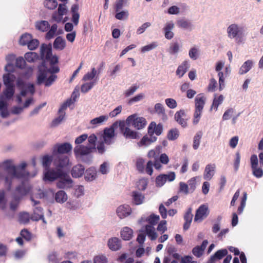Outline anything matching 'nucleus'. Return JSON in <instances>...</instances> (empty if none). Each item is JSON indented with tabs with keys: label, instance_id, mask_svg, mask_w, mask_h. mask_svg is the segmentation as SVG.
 <instances>
[{
	"label": "nucleus",
	"instance_id": "18",
	"mask_svg": "<svg viewBox=\"0 0 263 263\" xmlns=\"http://www.w3.org/2000/svg\"><path fill=\"white\" fill-rule=\"evenodd\" d=\"M157 139L156 136L153 135H145L144 136L140 141L138 143L139 146H148L152 143L155 142Z\"/></svg>",
	"mask_w": 263,
	"mask_h": 263
},
{
	"label": "nucleus",
	"instance_id": "10",
	"mask_svg": "<svg viewBox=\"0 0 263 263\" xmlns=\"http://www.w3.org/2000/svg\"><path fill=\"white\" fill-rule=\"evenodd\" d=\"M118 122H115L109 128H105L104 129L103 139L104 142L107 144H110L112 143L111 139L115 136V128L117 127Z\"/></svg>",
	"mask_w": 263,
	"mask_h": 263
},
{
	"label": "nucleus",
	"instance_id": "5",
	"mask_svg": "<svg viewBox=\"0 0 263 263\" xmlns=\"http://www.w3.org/2000/svg\"><path fill=\"white\" fill-rule=\"evenodd\" d=\"M250 162L253 175L256 178H261L263 176V170L262 167H258V160L256 155L251 156Z\"/></svg>",
	"mask_w": 263,
	"mask_h": 263
},
{
	"label": "nucleus",
	"instance_id": "37",
	"mask_svg": "<svg viewBox=\"0 0 263 263\" xmlns=\"http://www.w3.org/2000/svg\"><path fill=\"white\" fill-rule=\"evenodd\" d=\"M133 231L132 229L128 227H125L121 232V236L123 239L129 240L133 237Z\"/></svg>",
	"mask_w": 263,
	"mask_h": 263
},
{
	"label": "nucleus",
	"instance_id": "24",
	"mask_svg": "<svg viewBox=\"0 0 263 263\" xmlns=\"http://www.w3.org/2000/svg\"><path fill=\"white\" fill-rule=\"evenodd\" d=\"M132 202L135 205L143 203L145 197L143 194L138 191H133L132 193Z\"/></svg>",
	"mask_w": 263,
	"mask_h": 263
},
{
	"label": "nucleus",
	"instance_id": "25",
	"mask_svg": "<svg viewBox=\"0 0 263 263\" xmlns=\"http://www.w3.org/2000/svg\"><path fill=\"white\" fill-rule=\"evenodd\" d=\"M206 98L203 93L198 94L195 99V109L202 110L205 104Z\"/></svg>",
	"mask_w": 263,
	"mask_h": 263
},
{
	"label": "nucleus",
	"instance_id": "3",
	"mask_svg": "<svg viewBox=\"0 0 263 263\" xmlns=\"http://www.w3.org/2000/svg\"><path fill=\"white\" fill-rule=\"evenodd\" d=\"M126 122L124 121H120L119 123V126L120 127L121 133L123 135L124 137L126 139H136L138 138L139 136L137 132L130 129L129 127H126Z\"/></svg>",
	"mask_w": 263,
	"mask_h": 263
},
{
	"label": "nucleus",
	"instance_id": "51",
	"mask_svg": "<svg viewBox=\"0 0 263 263\" xmlns=\"http://www.w3.org/2000/svg\"><path fill=\"white\" fill-rule=\"evenodd\" d=\"M115 12H116L115 17L119 20H126L128 18L129 15L128 11L127 10Z\"/></svg>",
	"mask_w": 263,
	"mask_h": 263
},
{
	"label": "nucleus",
	"instance_id": "13",
	"mask_svg": "<svg viewBox=\"0 0 263 263\" xmlns=\"http://www.w3.org/2000/svg\"><path fill=\"white\" fill-rule=\"evenodd\" d=\"M228 36L232 38L241 36L242 34V31L238 26L235 24L230 25L227 29Z\"/></svg>",
	"mask_w": 263,
	"mask_h": 263
},
{
	"label": "nucleus",
	"instance_id": "52",
	"mask_svg": "<svg viewBox=\"0 0 263 263\" xmlns=\"http://www.w3.org/2000/svg\"><path fill=\"white\" fill-rule=\"evenodd\" d=\"M202 133L201 132H198L194 137L193 147L194 149H197L200 144Z\"/></svg>",
	"mask_w": 263,
	"mask_h": 263
},
{
	"label": "nucleus",
	"instance_id": "9",
	"mask_svg": "<svg viewBox=\"0 0 263 263\" xmlns=\"http://www.w3.org/2000/svg\"><path fill=\"white\" fill-rule=\"evenodd\" d=\"M59 179L60 180L57 183L58 188L65 189L70 187L72 186V180L66 172H64Z\"/></svg>",
	"mask_w": 263,
	"mask_h": 263
},
{
	"label": "nucleus",
	"instance_id": "43",
	"mask_svg": "<svg viewBox=\"0 0 263 263\" xmlns=\"http://www.w3.org/2000/svg\"><path fill=\"white\" fill-rule=\"evenodd\" d=\"M32 38V36L31 34L27 33H24L21 36L20 44L23 46L27 45Z\"/></svg>",
	"mask_w": 263,
	"mask_h": 263
},
{
	"label": "nucleus",
	"instance_id": "58",
	"mask_svg": "<svg viewBox=\"0 0 263 263\" xmlns=\"http://www.w3.org/2000/svg\"><path fill=\"white\" fill-rule=\"evenodd\" d=\"M72 104H73V101L71 99H67L61 105L60 108L59 109V113H65L64 110H65L67 108V107H69Z\"/></svg>",
	"mask_w": 263,
	"mask_h": 263
},
{
	"label": "nucleus",
	"instance_id": "60",
	"mask_svg": "<svg viewBox=\"0 0 263 263\" xmlns=\"http://www.w3.org/2000/svg\"><path fill=\"white\" fill-rule=\"evenodd\" d=\"M127 0H116L114 5V10L115 11H120L123 6L127 3Z\"/></svg>",
	"mask_w": 263,
	"mask_h": 263
},
{
	"label": "nucleus",
	"instance_id": "2",
	"mask_svg": "<svg viewBox=\"0 0 263 263\" xmlns=\"http://www.w3.org/2000/svg\"><path fill=\"white\" fill-rule=\"evenodd\" d=\"M126 123L128 125H132L134 128L139 130L145 127L146 121L143 117H137L136 115H132L127 117Z\"/></svg>",
	"mask_w": 263,
	"mask_h": 263
},
{
	"label": "nucleus",
	"instance_id": "53",
	"mask_svg": "<svg viewBox=\"0 0 263 263\" xmlns=\"http://www.w3.org/2000/svg\"><path fill=\"white\" fill-rule=\"evenodd\" d=\"M108 119V116L107 115H102L99 117L92 119L90 123L92 125L99 124L103 122L106 121Z\"/></svg>",
	"mask_w": 263,
	"mask_h": 263
},
{
	"label": "nucleus",
	"instance_id": "33",
	"mask_svg": "<svg viewBox=\"0 0 263 263\" xmlns=\"http://www.w3.org/2000/svg\"><path fill=\"white\" fill-rule=\"evenodd\" d=\"M174 25L173 22L167 23L164 28L165 37L167 39L171 40L174 36V33L171 30L173 29Z\"/></svg>",
	"mask_w": 263,
	"mask_h": 263
},
{
	"label": "nucleus",
	"instance_id": "20",
	"mask_svg": "<svg viewBox=\"0 0 263 263\" xmlns=\"http://www.w3.org/2000/svg\"><path fill=\"white\" fill-rule=\"evenodd\" d=\"M224 64L221 62H218L216 66L215 70L218 71V76L219 77V89L221 90L224 87V79L223 78V73L220 71L223 67Z\"/></svg>",
	"mask_w": 263,
	"mask_h": 263
},
{
	"label": "nucleus",
	"instance_id": "46",
	"mask_svg": "<svg viewBox=\"0 0 263 263\" xmlns=\"http://www.w3.org/2000/svg\"><path fill=\"white\" fill-rule=\"evenodd\" d=\"M58 2L56 0H45L44 5L49 10H54L58 6Z\"/></svg>",
	"mask_w": 263,
	"mask_h": 263
},
{
	"label": "nucleus",
	"instance_id": "40",
	"mask_svg": "<svg viewBox=\"0 0 263 263\" xmlns=\"http://www.w3.org/2000/svg\"><path fill=\"white\" fill-rule=\"evenodd\" d=\"M179 136V132L176 128L171 129L167 133V138L169 140L173 141Z\"/></svg>",
	"mask_w": 263,
	"mask_h": 263
},
{
	"label": "nucleus",
	"instance_id": "22",
	"mask_svg": "<svg viewBox=\"0 0 263 263\" xmlns=\"http://www.w3.org/2000/svg\"><path fill=\"white\" fill-rule=\"evenodd\" d=\"M31 219L34 221H38L42 219L43 222L46 223V221L45 220L44 218V213L43 209L40 206H36L33 210V213L32 214Z\"/></svg>",
	"mask_w": 263,
	"mask_h": 263
},
{
	"label": "nucleus",
	"instance_id": "26",
	"mask_svg": "<svg viewBox=\"0 0 263 263\" xmlns=\"http://www.w3.org/2000/svg\"><path fill=\"white\" fill-rule=\"evenodd\" d=\"M192 209L191 208H189L184 215L185 222L183 224V230L184 231L187 230L191 226L193 217V215L192 214Z\"/></svg>",
	"mask_w": 263,
	"mask_h": 263
},
{
	"label": "nucleus",
	"instance_id": "21",
	"mask_svg": "<svg viewBox=\"0 0 263 263\" xmlns=\"http://www.w3.org/2000/svg\"><path fill=\"white\" fill-rule=\"evenodd\" d=\"M49 70L44 66L39 67V73L37 77V84L41 85L46 80Z\"/></svg>",
	"mask_w": 263,
	"mask_h": 263
},
{
	"label": "nucleus",
	"instance_id": "36",
	"mask_svg": "<svg viewBox=\"0 0 263 263\" xmlns=\"http://www.w3.org/2000/svg\"><path fill=\"white\" fill-rule=\"evenodd\" d=\"M145 231L146 234L152 240H154L157 239L158 235L153 226L146 225L145 227Z\"/></svg>",
	"mask_w": 263,
	"mask_h": 263
},
{
	"label": "nucleus",
	"instance_id": "63",
	"mask_svg": "<svg viewBox=\"0 0 263 263\" xmlns=\"http://www.w3.org/2000/svg\"><path fill=\"white\" fill-rule=\"evenodd\" d=\"M95 85L94 82H90L83 84L81 87V90L83 93H86L90 90Z\"/></svg>",
	"mask_w": 263,
	"mask_h": 263
},
{
	"label": "nucleus",
	"instance_id": "47",
	"mask_svg": "<svg viewBox=\"0 0 263 263\" xmlns=\"http://www.w3.org/2000/svg\"><path fill=\"white\" fill-rule=\"evenodd\" d=\"M177 25L179 27L183 29H191L192 27L191 23L184 19H181L177 21Z\"/></svg>",
	"mask_w": 263,
	"mask_h": 263
},
{
	"label": "nucleus",
	"instance_id": "38",
	"mask_svg": "<svg viewBox=\"0 0 263 263\" xmlns=\"http://www.w3.org/2000/svg\"><path fill=\"white\" fill-rule=\"evenodd\" d=\"M253 65V62L251 60H247L246 61L243 65L241 66L239 70V73L240 74H243L248 72Z\"/></svg>",
	"mask_w": 263,
	"mask_h": 263
},
{
	"label": "nucleus",
	"instance_id": "35",
	"mask_svg": "<svg viewBox=\"0 0 263 263\" xmlns=\"http://www.w3.org/2000/svg\"><path fill=\"white\" fill-rule=\"evenodd\" d=\"M161 146L160 145L157 146L154 149L150 150L147 155L149 159H154V160H158L159 155L161 153Z\"/></svg>",
	"mask_w": 263,
	"mask_h": 263
},
{
	"label": "nucleus",
	"instance_id": "12",
	"mask_svg": "<svg viewBox=\"0 0 263 263\" xmlns=\"http://www.w3.org/2000/svg\"><path fill=\"white\" fill-rule=\"evenodd\" d=\"M95 147H90L83 145H77L74 148V153L76 157L82 156L89 154L92 149H95Z\"/></svg>",
	"mask_w": 263,
	"mask_h": 263
},
{
	"label": "nucleus",
	"instance_id": "54",
	"mask_svg": "<svg viewBox=\"0 0 263 263\" xmlns=\"http://www.w3.org/2000/svg\"><path fill=\"white\" fill-rule=\"evenodd\" d=\"M224 99V97L222 95L219 96L217 98H214L213 101L212 108H214V109L216 111L218 109V106L221 104Z\"/></svg>",
	"mask_w": 263,
	"mask_h": 263
},
{
	"label": "nucleus",
	"instance_id": "4",
	"mask_svg": "<svg viewBox=\"0 0 263 263\" xmlns=\"http://www.w3.org/2000/svg\"><path fill=\"white\" fill-rule=\"evenodd\" d=\"M17 86L21 90L20 95L25 97L28 92L33 95L35 92V88L33 84H25L22 80H19L17 81Z\"/></svg>",
	"mask_w": 263,
	"mask_h": 263
},
{
	"label": "nucleus",
	"instance_id": "57",
	"mask_svg": "<svg viewBox=\"0 0 263 263\" xmlns=\"http://www.w3.org/2000/svg\"><path fill=\"white\" fill-rule=\"evenodd\" d=\"M160 219L159 215L152 214L147 219V221L151 224L150 226L156 225Z\"/></svg>",
	"mask_w": 263,
	"mask_h": 263
},
{
	"label": "nucleus",
	"instance_id": "32",
	"mask_svg": "<svg viewBox=\"0 0 263 263\" xmlns=\"http://www.w3.org/2000/svg\"><path fill=\"white\" fill-rule=\"evenodd\" d=\"M97 177V171L95 167H91L86 170L85 179L88 181H91Z\"/></svg>",
	"mask_w": 263,
	"mask_h": 263
},
{
	"label": "nucleus",
	"instance_id": "34",
	"mask_svg": "<svg viewBox=\"0 0 263 263\" xmlns=\"http://www.w3.org/2000/svg\"><path fill=\"white\" fill-rule=\"evenodd\" d=\"M66 46V42L61 36L57 37L53 42V47L54 49L62 50Z\"/></svg>",
	"mask_w": 263,
	"mask_h": 263
},
{
	"label": "nucleus",
	"instance_id": "42",
	"mask_svg": "<svg viewBox=\"0 0 263 263\" xmlns=\"http://www.w3.org/2000/svg\"><path fill=\"white\" fill-rule=\"evenodd\" d=\"M58 25L56 24L52 25L50 29L47 32L45 37L47 40H50L54 37L56 35L57 31Z\"/></svg>",
	"mask_w": 263,
	"mask_h": 263
},
{
	"label": "nucleus",
	"instance_id": "39",
	"mask_svg": "<svg viewBox=\"0 0 263 263\" xmlns=\"http://www.w3.org/2000/svg\"><path fill=\"white\" fill-rule=\"evenodd\" d=\"M188 68V63L186 61L183 62L179 65L176 70V74L180 78L186 72Z\"/></svg>",
	"mask_w": 263,
	"mask_h": 263
},
{
	"label": "nucleus",
	"instance_id": "23",
	"mask_svg": "<svg viewBox=\"0 0 263 263\" xmlns=\"http://www.w3.org/2000/svg\"><path fill=\"white\" fill-rule=\"evenodd\" d=\"M215 164H209L205 166L203 174L204 179L210 180L212 179L215 173Z\"/></svg>",
	"mask_w": 263,
	"mask_h": 263
},
{
	"label": "nucleus",
	"instance_id": "49",
	"mask_svg": "<svg viewBox=\"0 0 263 263\" xmlns=\"http://www.w3.org/2000/svg\"><path fill=\"white\" fill-rule=\"evenodd\" d=\"M247 199V194L246 192H243V196L241 198L240 204L237 209V213L238 214H240L242 213L243 209L246 206Z\"/></svg>",
	"mask_w": 263,
	"mask_h": 263
},
{
	"label": "nucleus",
	"instance_id": "61",
	"mask_svg": "<svg viewBox=\"0 0 263 263\" xmlns=\"http://www.w3.org/2000/svg\"><path fill=\"white\" fill-rule=\"evenodd\" d=\"M40 42L37 39H32L30 41L29 43L27 45L28 48L30 50L36 49L39 46Z\"/></svg>",
	"mask_w": 263,
	"mask_h": 263
},
{
	"label": "nucleus",
	"instance_id": "59",
	"mask_svg": "<svg viewBox=\"0 0 263 263\" xmlns=\"http://www.w3.org/2000/svg\"><path fill=\"white\" fill-rule=\"evenodd\" d=\"M165 174H161L156 178V184L157 186H162L166 181Z\"/></svg>",
	"mask_w": 263,
	"mask_h": 263
},
{
	"label": "nucleus",
	"instance_id": "48",
	"mask_svg": "<svg viewBox=\"0 0 263 263\" xmlns=\"http://www.w3.org/2000/svg\"><path fill=\"white\" fill-rule=\"evenodd\" d=\"M31 217L29 213L27 212L20 213L18 215V221L21 223H28Z\"/></svg>",
	"mask_w": 263,
	"mask_h": 263
},
{
	"label": "nucleus",
	"instance_id": "6",
	"mask_svg": "<svg viewBox=\"0 0 263 263\" xmlns=\"http://www.w3.org/2000/svg\"><path fill=\"white\" fill-rule=\"evenodd\" d=\"M72 149V146L69 143L56 144L54 145L52 151V155H65L68 153Z\"/></svg>",
	"mask_w": 263,
	"mask_h": 263
},
{
	"label": "nucleus",
	"instance_id": "29",
	"mask_svg": "<svg viewBox=\"0 0 263 263\" xmlns=\"http://www.w3.org/2000/svg\"><path fill=\"white\" fill-rule=\"evenodd\" d=\"M40 54L42 58H45L47 60L51 58V49L46 44H42L40 48Z\"/></svg>",
	"mask_w": 263,
	"mask_h": 263
},
{
	"label": "nucleus",
	"instance_id": "30",
	"mask_svg": "<svg viewBox=\"0 0 263 263\" xmlns=\"http://www.w3.org/2000/svg\"><path fill=\"white\" fill-rule=\"evenodd\" d=\"M79 6L77 4L73 5L71 8L72 13L71 21L75 26L78 25L79 21L80 14L78 12Z\"/></svg>",
	"mask_w": 263,
	"mask_h": 263
},
{
	"label": "nucleus",
	"instance_id": "11",
	"mask_svg": "<svg viewBox=\"0 0 263 263\" xmlns=\"http://www.w3.org/2000/svg\"><path fill=\"white\" fill-rule=\"evenodd\" d=\"M209 215V209L207 205L202 204L196 210L194 221H201Z\"/></svg>",
	"mask_w": 263,
	"mask_h": 263
},
{
	"label": "nucleus",
	"instance_id": "1",
	"mask_svg": "<svg viewBox=\"0 0 263 263\" xmlns=\"http://www.w3.org/2000/svg\"><path fill=\"white\" fill-rule=\"evenodd\" d=\"M26 166V162H22L18 167H16L11 165L9 161H6L0 165V177L3 171L7 172L9 175L6 176L5 179V186L7 190L10 191L11 190L12 180L14 177L25 179L29 177V173L26 172L25 170Z\"/></svg>",
	"mask_w": 263,
	"mask_h": 263
},
{
	"label": "nucleus",
	"instance_id": "14",
	"mask_svg": "<svg viewBox=\"0 0 263 263\" xmlns=\"http://www.w3.org/2000/svg\"><path fill=\"white\" fill-rule=\"evenodd\" d=\"M163 130L162 124H157L155 122H152L148 127V134L154 136L155 133L157 136H160L162 133Z\"/></svg>",
	"mask_w": 263,
	"mask_h": 263
},
{
	"label": "nucleus",
	"instance_id": "28",
	"mask_svg": "<svg viewBox=\"0 0 263 263\" xmlns=\"http://www.w3.org/2000/svg\"><path fill=\"white\" fill-rule=\"evenodd\" d=\"M108 246L112 251L119 250L121 247V241L117 237H113L108 241Z\"/></svg>",
	"mask_w": 263,
	"mask_h": 263
},
{
	"label": "nucleus",
	"instance_id": "56",
	"mask_svg": "<svg viewBox=\"0 0 263 263\" xmlns=\"http://www.w3.org/2000/svg\"><path fill=\"white\" fill-rule=\"evenodd\" d=\"M53 158L51 156L48 155H45L42 158V164L45 167V170L49 168V166L51 164Z\"/></svg>",
	"mask_w": 263,
	"mask_h": 263
},
{
	"label": "nucleus",
	"instance_id": "27",
	"mask_svg": "<svg viewBox=\"0 0 263 263\" xmlns=\"http://www.w3.org/2000/svg\"><path fill=\"white\" fill-rule=\"evenodd\" d=\"M85 167L81 164L74 166L71 171V175L74 178H79L84 174Z\"/></svg>",
	"mask_w": 263,
	"mask_h": 263
},
{
	"label": "nucleus",
	"instance_id": "7",
	"mask_svg": "<svg viewBox=\"0 0 263 263\" xmlns=\"http://www.w3.org/2000/svg\"><path fill=\"white\" fill-rule=\"evenodd\" d=\"M64 172L62 170L55 167V169H47L44 173V180L53 181L59 179Z\"/></svg>",
	"mask_w": 263,
	"mask_h": 263
},
{
	"label": "nucleus",
	"instance_id": "16",
	"mask_svg": "<svg viewBox=\"0 0 263 263\" xmlns=\"http://www.w3.org/2000/svg\"><path fill=\"white\" fill-rule=\"evenodd\" d=\"M116 213L120 218L122 219L129 216L131 214L132 209L128 205L123 204L117 208Z\"/></svg>",
	"mask_w": 263,
	"mask_h": 263
},
{
	"label": "nucleus",
	"instance_id": "64",
	"mask_svg": "<svg viewBox=\"0 0 263 263\" xmlns=\"http://www.w3.org/2000/svg\"><path fill=\"white\" fill-rule=\"evenodd\" d=\"M107 257L103 255H99L93 258V263H107Z\"/></svg>",
	"mask_w": 263,
	"mask_h": 263
},
{
	"label": "nucleus",
	"instance_id": "17",
	"mask_svg": "<svg viewBox=\"0 0 263 263\" xmlns=\"http://www.w3.org/2000/svg\"><path fill=\"white\" fill-rule=\"evenodd\" d=\"M186 117L185 111L181 109L177 111L174 116L175 121L182 127H185L187 126L186 120L184 119Z\"/></svg>",
	"mask_w": 263,
	"mask_h": 263
},
{
	"label": "nucleus",
	"instance_id": "15",
	"mask_svg": "<svg viewBox=\"0 0 263 263\" xmlns=\"http://www.w3.org/2000/svg\"><path fill=\"white\" fill-rule=\"evenodd\" d=\"M228 254L226 249H222L217 251L212 255L207 263H215L217 261L221 260Z\"/></svg>",
	"mask_w": 263,
	"mask_h": 263
},
{
	"label": "nucleus",
	"instance_id": "41",
	"mask_svg": "<svg viewBox=\"0 0 263 263\" xmlns=\"http://www.w3.org/2000/svg\"><path fill=\"white\" fill-rule=\"evenodd\" d=\"M55 199L58 202L63 203L67 200V196L64 191L61 190L56 193Z\"/></svg>",
	"mask_w": 263,
	"mask_h": 263
},
{
	"label": "nucleus",
	"instance_id": "44",
	"mask_svg": "<svg viewBox=\"0 0 263 263\" xmlns=\"http://www.w3.org/2000/svg\"><path fill=\"white\" fill-rule=\"evenodd\" d=\"M6 87V89L3 91V95L5 96L6 99H10L14 95V86L9 85Z\"/></svg>",
	"mask_w": 263,
	"mask_h": 263
},
{
	"label": "nucleus",
	"instance_id": "50",
	"mask_svg": "<svg viewBox=\"0 0 263 263\" xmlns=\"http://www.w3.org/2000/svg\"><path fill=\"white\" fill-rule=\"evenodd\" d=\"M145 161L143 158H138L136 163L137 170L140 173H143L145 170Z\"/></svg>",
	"mask_w": 263,
	"mask_h": 263
},
{
	"label": "nucleus",
	"instance_id": "62",
	"mask_svg": "<svg viewBox=\"0 0 263 263\" xmlns=\"http://www.w3.org/2000/svg\"><path fill=\"white\" fill-rule=\"evenodd\" d=\"M158 44L157 42H152L148 45L142 47L141 49V51L142 52H145L156 48Z\"/></svg>",
	"mask_w": 263,
	"mask_h": 263
},
{
	"label": "nucleus",
	"instance_id": "45",
	"mask_svg": "<svg viewBox=\"0 0 263 263\" xmlns=\"http://www.w3.org/2000/svg\"><path fill=\"white\" fill-rule=\"evenodd\" d=\"M25 60L30 63L33 62L39 59L38 54L34 52H28L25 54Z\"/></svg>",
	"mask_w": 263,
	"mask_h": 263
},
{
	"label": "nucleus",
	"instance_id": "19",
	"mask_svg": "<svg viewBox=\"0 0 263 263\" xmlns=\"http://www.w3.org/2000/svg\"><path fill=\"white\" fill-rule=\"evenodd\" d=\"M31 189L30 186L26 180L22 181L21 184L16 188V193L21 196L27 195Z\"/></svg>",
	"mask_w": 263,
	"mask_h": 263
},
{
	"label": "nucleus",
	"instance_id": "55",
	"mask_svg": "<svg viewBox=\"0 0 263 263\" xmlns=\"http://www.w3.org/2000/svg\"><path fill=\"white\" fill-rule=\"evenodd\" d=\"M198 178V177H192L187 181V184L188 185V187L191 192V193H193L196 189L197 179Z\"/></svg>",
	"mask_w": 263,
	"mask_h": 263
},
{
	"label": "nucleus",
	"instance_id": "31",
	"mask_svg": "<svg viewBox=\"0 0 263 263\" xmlns=\"http://www.w3.org/2000/svg\"><path fill=\"white\" fill-rule=\"evenodd\" d=\"M35 28L41 32H46L50 28V24L47 21H40L35 23Z\"/></svg>",
	"mask_w": 263,
	"mask_h": 263
},
{
	"label": "nucleus",
	"instance_id": "8",
	"mask_svg": "<svg viewBox=\"0 0 263 263\" xmlns=\"http://www.w3.org/2000/svg\"><path fill=\"white\" fill-rule=\"evenodd\" d=\"M52 157L53 164L56 168L62 170V168L66 167L69 164V158L65 155H52Z\"/></svg>",
	"mask_w": 263,
	"mask_h": 263
}]
</instances>
